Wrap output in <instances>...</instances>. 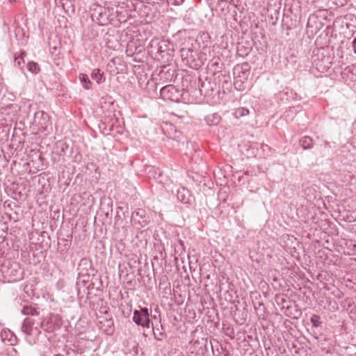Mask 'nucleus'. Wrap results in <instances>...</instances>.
Masks as SVG:
<instances>
[{
	"label": "nucleus",
	"instance_id": "1",
	"mask_svg": "<svg viewBox=\"0 0 356 356\" xmlns=\"http://www.w3.org/2000/svg\"><path fill=\"white\" fill-rule=\"evenodd\" d=\"M21 332L24 335V339L30 345L37 343L42 332L39 328V323L33 317H26L21 326Z\"/></svg>",
	"mask_w": 356,
	"mask_h": 356
},
{
	"label": "nucleus",
	"instance_id": "2",
	"mask_svg": "<svg viewBox=\"0 0 356 356\" xmlns=\"http://www.w3.org/2000/svg\"><path fill=\"white\" fill-rule=\"evenodd\" d=\"M180 52L182 60L191 68L197 69L202 65L201 59L197 58V52L192 49L182 48Z\"/></svg>",
	"mask_w": 356,
	"mask_h": 356
},
{
	"label": "nucleus",
	"instance_id": "3",
	"mask_svg": "<svg viewBox=\"0 0 356 356\" xmlns=\"http://www.w3.org/2000/svg\"><path fill=\"white\" fill-rule=\"evenodd\" d=\"M91 17L93 21L100 26L107 24L110 22L109 10L101 6H96L91 12Z\"/></svg>",
	"mask_w": 356,
	"mask_h": 356
},
{
	"label": "nucleus",
	"instance_id": "4",
	"mask_svg": "<svg viewBox=\"0 0 356 356\" xmlns=\"http://www.w3.org/2000/svg\"><path fill=\"white\" fill-rule=\"evenodd\" d=\"M134 322L139 326L149 327L150 319L148 309L143 307L139 310H134L133 314Z\"/></svg>",
	"mask_w": 356,
	"mask_h": 356
},
{
	"label": "nucleus",
	"instance_id": "5",
	"mask_svg": "<svg viewBox=\"0 0 356 356\" xmlns=\"http://www.w3.org/2000/svg\"><path fill=\"white\" fill-rule=\"evenodd\" d=\"M41 327L48 332H54L62 325V319L58 314H51L40 323Z\"/></svg>",
	"mask_w": 356,
	"mask_h": 356
},
{
	"label": "nucleus",
	"instance_id": "6",
	"mask_svg": "<svg viewBox=\"0 0 356 356\" xmlns=\"http://www.w3.org/2000/svg\"><path fill=\"white\" fill-rule=\"evenodd\" d=\"M131 222L133 226L140 229L147 225L149 222V216L144 209H138L132 213Z\"/></svg>",
	"mask_w": 356,
	"mask_h": 356
},
{
	"label": "nucleus",
	"instance_id": "7",
	"mask_svg": "<svg viewBox=\"0 0 356 356\" xmlns=\"http://www.w3.org/2000/svg\"><path fill=\"white\" fill-rule=\"evenodd\" d=\"M160 95L164 99H168L172 102L179 100L180 91L172 85L165 86L160 90Z\"/></svg>",
	"mask_w": 356,
	"mask_h": 356
},
{
	"label": "nucleus",
	"instance_id": "8",
	"mask_svg": "<svg viewBox=\"0 0 356 356\" xmlns=\"http://www.w3.org/2000/svg\"><path fill=\"white\" fill-rule=\"evenodd\" d=\"M281 5V0H268L266 9L271 19H278Z\"/></svg>",
	"mask_w": 356,
	"mask_h": 356
},
{
	"label": "nucleus",
	"instance_id": "9",
	"mask_svg": "<svg viewBox=\"0 0 356 356\" xmlns=\"http://www.w3.org/2000/svg\"><path fill=\"white\" fill-rule=\"evenodd\" d=\"M249 65L248 63H243L234 67V74L236 77L246 80L249 75Z\"/></svg>",
	"mask_w": 356,
	"mask_h": 356
},
{
	"label": "nucleus",
	"instance_id": "10",
	"mask_svg": "<svg viewBox=\"0 0 356 356\" xmlns=\"http://www.w3.org/2000/svg\"><path fill=\"white\" fill-rule=\"evenodd\" d=\"M177 197L178 200L184 204H190L191 202V193L189 191L184 187L177 190Z\"/></svg>",
	"mask_w": 356,
	"mask_h": 356
},
{
	"label": "nucleus",
	"instance_id": "11",
	"mask_svg": "<svg viewBox=\"0 0 356 356\" xmlns=\"http://www.w3.org/2000/svg\"><path fill=\"white\" fill-rule=\"evenodd\" d=\"M49 120L48 114L44 111H38L35 113V122L38 123L42 128L46 129Z\"/></svg>",
	"mask_w": 356,
	"mask_h": 356
},
{
	"label": "nucleus",
	"instance_id": "12",
	"mask_svg": "<svg viewBox=\"0 0 356 356\" xmlns=\"http://www.w3.org/2000/svg\"><path fill=\"white\" fill-rule=\"evenodd\" d=\"M221 120V117L218 113H213L205 117V121L209 126L217 125Z\"/></svg>",
	"mask_w": 356,
	"mask_h": 356
},
{
	"label": "nucleus",
	"instance_id": "13",
	"mask_svg": "<svg viewBox=\"0 0 356 356\" xmlns=\"http://www.w3.org/2000/svg\"><path fill=\"white\" fill-rule=\"evenodd\" d=\"M299 143L304 149H309L312 147L313 140L309 136H303L300 139Z\"/></svg>",
	"mask_w": 356,
	"mask_h": 356
},
{
	"label": "nucleus",
	"instance_id": "14",
	"mask_svg": "<svg viewBox=\"0 0 356 356\" xmlns=\"http://www.w3.org/2000/svg\"><path fill=\"white\" fill-rule=\"evenodd\" d=\"M57 3H60L63 8L66 11L70 10L74 12V4L72 0H55Z\"/></svg>",
	"mask_w": 356,
	"mask_h": 356
},
{
	"label": "nucleus",
	"instance_id": "15",
	"mask_svg": "<svg viewBox=\"0 0 356 356\" xmlns=\"http://www.w3.org/2000/svg\"><path fill=\"white\" fill-rule=\"evenodd\" d=\"M92 79L95 80L97 83H103L105 81L104 74L101 72L100 70L95 69L91 74Z\"/></svg>",
	"mask_w": 356,
	"mask_h": 356
},
{
	"label": "nucleus",
	"instance_id": "16",
	"mask_svg": "<svg viewBox=\"0 0 356 356\" xmlns=\"http://www.w3.org/2000/svg\"><path fill=\"white\" fill-rule=\"evenodd\" d=\"M170 42L168 40H162L158 42V50L161 52L170 50Z\"/></svg>",
	"mask_w": 356,
	"mask_h": 356
},
{
	"label": "nucleus",
	"instance_id": "17",
	"mask_svg": "<svg viewBox=\"0 0 356 356\" xmlns=\"http://www.w3.org/2000/svg\"><path fill=\"white\" fill-rule=\"evenodd\" d=\"M92 263L88 258H82L79 264V268L85 270L86 272L91 268Z\"/></svg>",
	"mask_w": 356,
	"mask_h": 356
},
{
	"label": "nucleus",
	"instance_id": "18",
	"mask_svg": "<svg viewBox=\"0 0 356 356\" xmlns=\"http://www.w3.org/2000/svg\"><path fill=\"white\" fill-rule=\"evenodd\" d=\"M79 79L83 85V87L86 90H89L90 88L91 81H90L88 76L86 74H81L79 76Z\"/></svg>",
	"mask_w": 356,
	"mask_h": 356
},
{
	"label": "nucleus",
	"instance_id": "19",
	"mask_svg": "<svg viewBox=\"0 0 356 356\" xmlns=\"http://www.w3.org/2000/svg\"><path fill=\"white\" fill-rule=\"evenodd\" d=\"M22 313L24 315H31V316H37L38 315V312L36 309L31 306H24L22 309Z\"/></svg>",
	"mask_w": 356,
	"mask_h": 356
},
{
	"label": "nucleus",
	"instance_id": "20",
	"mask_svg": "<svg viewBox=\"0 0 356 356\" xmlns=\"http://www.w3.org/2000/svg\"><path fill=\"white\" fill-rule=\"evenodd\" d=\"M27 69L29 72L33 74H37L40 71L39 65L35 62H29L27 63Z\"/></svg>",
	"mask_w": 356,
	"mask_h": 356
},
{
	"label": "nucleus",
	"instance_id": "21",
	"mask_svg": "<svg viewBox=\"0 0 356 356\" xmlns=\"http://www.w3.org/2000/svg\"><path fill=\"white\" fill-rule=\"evenodd\" d=\"M234 114L237 118H241L248 115L249 114V110L245 108H239L236 110Z\"/></svg>",
	"mask_w": 356,
	"mask_h": 356
},
{
	"label": "nucleus",
	"instance_id": "22",
	"mask_svg": "<svg viewBox=\"0 0 356 356\" xmlns=\"http://www.w3.org/2000/svg\"><path fill=\"white\" fill-rule=\"evenodd\" d=\"M310 321L313 327H318L321 324V321H320V316L316 314L312 315V316L310 318Z\"/></svg>",
	"mask_w": 356,
	"mask_h": 356
},
{
	"label": "nucleus",
	"instance_id": "23",
	"mask_svg": "<svg viewBox=\"0 0 356 356\" xmlns=\"http://www.w3.org/2000/svg\"><path fill=\"white\" fill-rule=\"evenodd\" d=\"M235 80H234V86L236 88H239V89L241 90V88L242 87V84H243V80L242 79H240L238 77H236L235 76Z\"/></svg>",
	"mask_w": 356,
	"mask_h": 356
},
{
	"label": "nucleus",
	"instance_id": "24",
	"mask_svg": "<svg viewBox=\"0 0 356 356\" xmlns=\"http://www.w3.org/2000/svg\"><path fill=\"white\" fill-rule=\"evenodd\" d=\"M24 54V52L21 54V56H18L15 58V65H17L19 67L22 68V62L21 60L23 59V55Z\"/></svg>",
	"mask_w": 356,
	"mask_h": 356
},
{
	"label": "nucleus",
	"instance_id": "25",
	"mask_svg": "<svg viewBox=\"0 0 356 356\" xmlns=\"http://www.w3.org/2000/svg\"><path fill=\"white\" fill-rule=\"evenodd\" d=\"M335 5L337 6H342L346 3L349 0H334Z\"/></svg>",
	"mask_w": 356,
	"mask_h": 356
},
{
	"label": "nucleus",
	"instance_id": "26",
	"mask_svg": "<svg viewBox=\"0 0 356 356\" xmlns=\"http://www.w3.org/2000/svg\"><path fill=\"white\" fill-rule=\"evenodd\" d=\"M163 178V176L162 175H160L159 177H158V181L162 184L163 185H167L168 184L164 182Z\"/></svg>",
	"mask_w": 356,
	"mask_h": 356
},
{
	"label": "nucleus",
	"instance_id": "27",
	"mask_svg": "<svg viewBox=\"0 0 356 356\" xmlns=\"http://www.w3.org/2000/svg\"><path fill=\"white\" fill-rule=\"evenodd\" d=\"M352 47H353L354 53L356 54V38L353 40V41L352 42Z\"/></svg>",
	"mask_w": 356,
	"mask_h": 356
},
{
	"label": "nucleus",
	"instance_id": "28",
	"mask_svg": "<svg viewBox=\"0 0 356 356\" xmlns=\"http://www.w3.org/2000/svg\"><path fill=\"white\" fill-rule=\"evenodd\" d=\"M106 323H107V326L108 327H111V326H113V321L111 318L106 320Z\"/></svg>",
	"mask_w": 356,
	"mask_h": 356
},
{
	"label": "nucleus",
	"instance_id": "29",
	"mask_svg": "<svg viewBox=\"0 0 356 356\" xmlns=\"http://www.w3.org/2000/svg\"><path fill=\"white\" fill-rule=\"evenodd\" d=\"M204 90H205V91L207 90V88H205V83H203L202 85V88H200V92H203Z\"/></svg>",
	"mask_w": 356,
	"mask_h": 356
},
{
	"label": "nucleus",
	"instance_id": "30",
	"mask_svg": "<svg viewBox=\"0 0 356 356\" xmlns=\"http://www.w3.org/2000/svg\"><path fill=\"white\" fill-rule=\"evenodd\" d=\"M176 1L177 3H182L184 1V0H177Z\"/></svg>",
	"mask_w": 356,
	"mask_h": 356
},
{
	"label": "nucleus",
	"instance_id": "31",
	"mask_svg": "<svg viewBox=\"0 0 356 356\" xmlns=\"http://www.w3.org/2000/svg\"><path fill=\"white\" fill-rule=\"evenodd\" d=\"M314 2L318 3V0H314Z\"/></svg>",
	"mask_w": 356,
	"mask_h": 356
},
{
	"label": "nucleus",
	"instance_id": "32",
	"mask_svg": "<svg viewBox=\"0 0 356 356\" xmlns=\"http://www.w3.org/2000/svg\"><path fill=\"white\" fill-rule=\"evenodd\" d=\"M316 7L321 8V7H323V6H318V5H316Z\"/></svg>",
	"mask_w": 356,
	"mask_h": 356
}]
</instances>
